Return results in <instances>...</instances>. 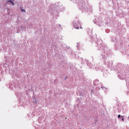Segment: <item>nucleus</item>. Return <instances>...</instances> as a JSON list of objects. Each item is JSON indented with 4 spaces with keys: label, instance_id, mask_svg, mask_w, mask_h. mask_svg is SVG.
Masks as SVG:
<instances>
[{
    "label": "nucleus",
    "instance_id": "f257e3e1",
    "mask_svg": "<svg viewBox=\"0 0 129 129\" xmlns=\"http://www.w3.org/2000/svg\"><path fill=\"white\" fill-rule=\"evenodd\" d=\"M20 8L21 9V10L22 12H25V9H22V7H20Z\"/></svg>",
    "mask_w": 129,
    "mask_h": 129
},
{
    "label": "nucleus",
    "instance_id": "f03ea898",
    "mask_svg": "<svg viewBox=\"0 0 129 129\" xmlns=\"http://www.w3.org/2000/svg\"><path fill=\"white\" fill-rule=\"evenodd\" d=\"M11 2V3H12V1H11V0L8 1H7V3H8V2Z\"/></svg>",
    "mask_w": 129,
    "mask_h": 129
},
{
    "label": "nucleus",
    "instance_id": "7ed1b4c3",
    "mask_svg": "<svg viewBox=\"0 0 129 129\" xmlns=\"http://www.w3.org/2000/svg\"><path fill=\"white\" fill-rule=\"evenodd\" d=\"M120 115L119 114V115H118V118H120Z\"/></svg>",
    "mask_w": 129,
    "mask_h": 129
},
{
    "label": "nucleus",
    "instance_id": "20e7f679",
    "mask_svg": "<svg viewBox=\"0 0 129 129\" xmlns=\"http://www.w3.org/2000/svg\"><path fill=\"white\" fill-rule=\"evenodd\" d=\"M74 28H76V29H79V27H74Z\"/></svg>",
    "mask_w": 129,
    "mask_h": 129
},
{
    "label": "nucleus",
    "instance_id": "39448f33",
    "mask_svg": "<svg viewBox=\"0 0 129 129\" xmlns=\"http://www.w3.org/2000/svg\"><path fill=\"white\" fill-rule=\"evenodd\" d=\"M122 120H123V121H124V119H123V118H122Z\"/></svg>",
    "mask_w": 129,
    "mask_h": 129
},
{
    "label": "nucleus",
    "instance_id": "423d86ee",
    "mask_svg": "<svg viewBox=\"0 0 129 129\" xmlns=\"http://www.w3.org/2000/svg\"><path fill=\"white\" fill-rule=\"evenodd\" d=\"M12 3V4L13 5L14 4V3H13V2Z\"/></svg>",
    "mask_w": 129,
    "mask_h": 129
},
{
    "label": "nucleus",
    "instance_id": "0eeeda50",
    "mask_svg": "<svg viewBox=\"0 0 129 129\" xmlns=\"http://www.w3.org/2000/svg\"><path fill=\"white\" fill-rule=\"evenodd\" d=\"M121 117H123V116H121Z\"/></svg>",
    "mask_w": 129,
    "mask_h": 129
},
{
    "label": "nucleus",
    "instance_id": "6e6552de",
    "mask_svg": "<svg viewBox=\"0 0 129 129\" xmlns=\"http://www.w3.org/2000/svg\"><path fill=\"white\" fill-rule=\"evenodd\" d=\"M82 27H80V28H82Z\"/></svg>",
    "mask_w": 129,
    "mask_h": 129
}]
</instances>
